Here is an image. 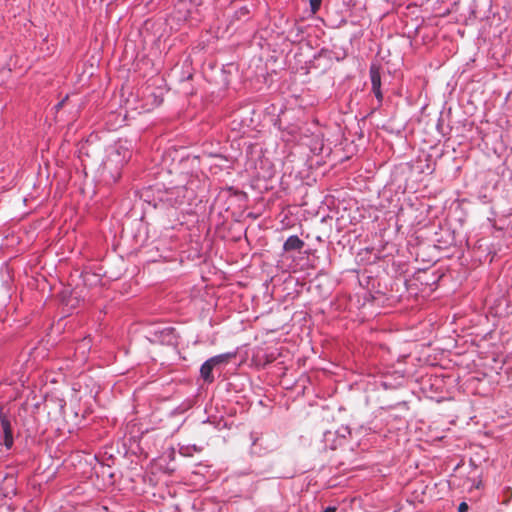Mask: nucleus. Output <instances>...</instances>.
Here are the masks:
<instances>
[{
    "instance_id": "nucleus-1",
    "label": "nucleus",
    "mask_w": 512,
    "mask_h": 512,
    "mask_svg": "<svg viewBox=\"0 0 512 512\" xmlns=\"http://www.w3.org/2000/svg\"><path fill=\"white\" fill-rule=\"evenodd\" d=\"M140 198L155 209L188 212L196 200L194 189L187 186L165 187L156 183L144 188Z\"/></svg>"
},
{
    "instance_id": "nucleus-2",
    "label": "nucleus",
    "mask_w": 512,
    "mask_h": 512,
    "mask_svg": "<svg viewBox=\"0 0 512 512\" xmlns=\"http://www.w3.org/2000/svg\"><path fill=\"white\" fill-rule=\"evenodd\" d=\"M131 155L129 148L121 144L109 153L103 162V173L108 180L115 183L120 179L122 168L129 162Z\"/></svg>"
},
{
    "instance_id": "nucleus-3",
    "label": "nucleus",
    "mask_w": 512,
    "mask_h": 512,
    "mask_svg": "<svg viewBox=\"0 0 512 512\" xmlns=\"http://www.w3.org/2000/svg\"><path fill=\"white\" fill-rule=\"evenodd\" d=\"M146 338L152 344H161L167 346H176L178 344V335L176 329L171 326H151L147 330Z\"/></svg>"
},
{
    "instance_id": "nucleus-4",
    "label": "nucleus",
    "mask_w": 512,
    "mask_h": 512,
    "mask_svg": "<svg viewBox=\"0 0 512 512\" xmlns=\"http://www.w3.org/2000/svg\"><path fill=\"white\" fill-rule=\"evenodd\" d=\"M12 419L8 410H5L3 406H0V438L1 444L5 446L7 450H10L14 445V434L12 428Z\"/></svg>"
},
{
    "instance_id": "nucleus-5",
    "label": "nucleus",
    "mask_w": 512,
    "mask_h": 512,
    "mask_svg": "<svg viewBox=\"0 0 512 512\" xmlns=\"http://www.w3.org/2000/svg\"><path fill=\"white\" fill-rule=\"evenodd\" d=\"M466 246L470 253V257L475 262H491L493 257H491V250L489 248V243L487 239H478L473 246L470 245L469 240H466Z\"/></svg>"
},
{
    "instance_id": "nucleus-6",
    "label": "nucleus",
    "mask_w": 512,
    "mask_h": 512,
    "mask_svg": "<svg viewBox=\"0 0 512 512\" xmlns=\"http://www.w3.org/2000/svg\"><path fill=\"white\" fill-rule=\"evenodd\" d=\"M434 245L439 250H446L457 245L455 231L447 226H440L434 234Z\"/></svg>"
},
{
    "instance_id": "nucleus-7",
    "label": "nucleus",
    "mask_w": 512,
    "mask_h": 512,
    "mask_svg": "<svg viewBox=\"0 0 512 512\" xmlns=\"http://www.w3.org/2000/svg\"><path fill=\"white\" fill-rule=\"evenodd\" d=\"M278 129L282 132V139L287 142L299 141L305 136L303 132L302 124L300 123H289L287 125H283L282 120L280 119L278 123Z\"/></svg>"
},
{
    "instance_id": "nucleus-8",
    "label": "nucleus",
    "mask_w": 512,
    "mask_h": 512,
    "mask_svg": "<svg viewBox=\"0 0 512 512\" xmlns=\"http://www.w3.org/2000/svg\"><path fill=\"white\" fill-rule=\"evenodd\" d=\"M369 75L371 80V91L377 100L376 109H378L382 106L384 100L383 92L381 90L380 68L377 65L372 64L369 68Z\"/></svg>"
},
{
    "instance_id": "nucleus-9",
    "label": "nucleus",
    "mask_w": 512,
    "mask_h": 512,
    "mask_svg": "<svg viewBox=\"0 0 512 512\" xmlns=\"http://www.w3.org/2000/svg\"><path fill=\"white\" fill-rule=\"evenodd\" d=\"M493 0H473L470 13L475 19L483 20L490 16Z\"/></svg>"
},
{
    "instance_id": "nucleus-10",
    "label": "nucleus",
    "mask_w": 512,
    "mask_h": 512,
    "mask_svg": "<svg viewBox=\"0 0 512 512\" xmlns=\"http://www.w3.org/2000/svg\"><path fill=\"white\" fill-rule=\"evenodd\" d=\"M347 57V50L344 47L333 46L329 49L326 47L321 48L315 55L314 59L325 58L328 61L341 62Z\"/></svg>"
},
{
    "instance_id": "nucleus-11",
    "label": "nucleus",
    "mask_w": 512,
    "mask_h": 512,
    "mask_svg": "<svg viewBox=\"0 0 512 512\" xmlns=\"http://www.w3.org/2000/svg\"><path fill=\"white\" fill-rule=\"evenodd\" d=\"M441 278V275L430 272L429 270H420L417 273L416 279L421 283V285L425 286H433L436 285Z\"/></svg>"
},
{
    "instance_id": "nucleus-12",
    "label": "nucleus",
    "mask_w": 512,
    "mask_h": 512,
    "mask_svg": "<svg viewBox=\"0 0 512 512\" xmlns=\"http://www.w3.org/2000/svg\"><path fill=\"white\" fill-rule=\"evenodd\" d=\"M237 355V351H231L226 353H221L209 358V361L215 365L217 370H220L221 367L227 365L233 358Z\"/></svg>"
},
{
    "instance_id": "nucleus-13",
    "label": "nucleus",
    "mask_w": 512,
    "mask_h": 512,
    "mask_svg": "<svg viewBox=\"0 0 512 512\" xmlns=\"http://www.w3.org/2000/svg\"><path fill=\"white\" fill-rule=\"evenodd\" d=\"M217 370L215 365H213L209 359L204 361L200 367V376L203 379V381L207 384H211L214 382L215 377L213 375V371Z\"/></svg>"
},
{
    "instance_id": "nucleus-14",
    "label": "nucleus",
    "mask_w": 512,
    "mask_h": 512,
    "mask_svg": "<svg viewBox=\"0 0 512 512\" xmlns=\"http://www.w3.org/2000/svg\"><path fill=\"white\" fill-rule=\"evenodd\" d=\"M323 443L324 447L330 450H336L338 447L343 445L342 442L337 437V433H333V431L324 432Z\"/></svg>"
},
{
    "instance_id": "nucleus-15",
    "label": "nucleus",
    "mask_w": 512,
    "mask_h": 512,
    "mask_svg": "<svg viewBox=\"0 0 512 512\" xmlns=\"http://www.w3.org/2000/svg\"><path fill=\"white\" fill-rule=\"evenodd\" d=\"M305 243L297 235H291L283 244V250L289 251H300L304 247Z\"/></svg>"
},
{
    "instance_id": "nucleus-16",
    "label": "nucleus",
    "mask_w": 512,
    "mask_h": 512,
    "mask_svg": "<svg viewBox=\"0 0 512 512\" xmlns=\"http://www.w3.org/2000/svg\"><path fill=\"white\" fill-rule=\"evenodd\" d=\"M251 11L248 6L244 5L238 8L231 16V23L246 22L250 19Z\"/></svg>"
},
{
    "instance_id": "nucleus-17",
    "label": "nucleus",
    "mask_w": 512,
    "mask_h": 512,
    "mask_svg": "<svg viewBox=\"0 0 512 512\" xmlns=\"http://www.w3.org/2000/svg\"><path fill=\"white\" fill-rule=\"evenodd\" d=\"M201 449L194 445H183L179 448L180 455L184 457H191L195 452H199Z\"/></svg>"
},
{
    "instance_id": "nucleus-18",
    "label": "nucleus",
    "mask_w": 512,
    "mask_h": 512,
    "mask_svg": "<svg viewBox=\"0 0 512 512\" xmlns=\"http://www.w3.org/2000/svg\"><path fill=\"white\" fill-rule=\"evenodd\" d=\"M333 433H337V437L344 445L347 437L351 434V431L348 426H341L336 431H333Z\"/></svg>"
},
{
    "instance_id": "nucleus-19",
    "label": "nucleus",
    "mask_w": 512,
    "mask_h": 512,
    "mask_svg": "<svg viewBox=\"0 0 512 512\" xmlns=\"http://www.w3.org/2000/svg\"><path fill=\"white\" fill-rule=\"evenodd\" d=\"M310 9L313 13H316L322 4V0H309Z\"/></svg>"
},
{
    "instance_id": "nucleus-20",
    "label": "nucleus",
    "mask_w": 512,
    "mask_h": 512,
    "mask_svg": "<svg viewBox=\"0 0 512 512\" xmlns=\"http://www.w3.org/2000/svg\"><path fill=\"white\" fill-rule=\"evenodd\" d=\"M437 130L439 131V133L443 136H445L447 134V132L444 131V127H443V123H442V119L440 118L438 120V123H437Z\"/></svg>"
},
{
    "instance_id": "nucleus-21",
    "label": "nucleus",
    "mask_w": 512,
    "mask_h": 512,
    "mask_svg": "<svg viewBox=\"0 0 512 512\" xmlns=\"http://www.w3.org/2000/svg\"><path fill=\"white\" fill-rule=\"evenodd\" d=\"M434 171V168L431 166V164L427 163L426 166L421 168V172H426L428 174H431Z\"/></svg>"
},
{
    "instance_id": "nucleus-22",
    "label": "nucleus",
    "mask_w": 512,
    "mask_h": 512,
    "mask_svg": "<svg viewBox=\"0 0 512 512\" xmlns=\"http://www.w3.org/2000/svg\"><path fill=\"white\" fill-rule=\"evenodd\" d=\"M468 511V505L466 502H461L458 507V512H467Z\"/></svg>"
},
{
    "instance_id": "nucleus-23",
    "label": "nucleus",
    "mask_w": 512,
    "mask_h": 512,
    "mask_svg": "<svg viewBox=\"0 0 512 512\" xmlns=\"http://www.w3.org/2000/svg\"><path fill=\"white\" fill-rule=\"evenodd\" d=\"M66 99H67V96H66L63 100H61L60 102H58V103L55 105V109H56V110H59V109L64 105V102L66 101Z\"/></svg>"
},
{
    "instance_id": "nucleus-24",
    "label": "nucleus",
    "mask_w": 512,
    "mask_h": 512,
    "mask_svg": "<svg viewBox=\"0 0 512 512\" xmlns=\"http://www.w3.org/2000/svg\"><path fill=\"white\" fill-rule=\"evenodd\" d=\"M337 508L335 506H329L323 510V512H336Z\"/></svg>"
},
{
    "instance_id": "nucleus-25",
    "label": "nucleus",
    "mask_w": 512,
    "mask_h": 512,
    "mask_svg": "<svg viewBox=\"0 0 512 512\" xmlns=\"http://www.w3.org/2000/svg\"><path fill=\"white\" fill-rule=\"evenodd\" d=\"M250 437H251V440H252V445H255L256 442H257V437H255L253 433H251Z\"/></svg>"
},
{
    "instance_id": "nucleus-26",
    "label": "nucleus",
    "mask_w": 512,
    "mask_h": 512,
    "mask_svg": "<svg viewBox=\"0 0 512 512\" xmlns=\"http://www.w3.org/2000/svg\"><path fill=\"white\" fill-rule=\"evenodd\" d=\"M194 5H200L203 0H190Z\"/></svg>"
}]
</instances>
